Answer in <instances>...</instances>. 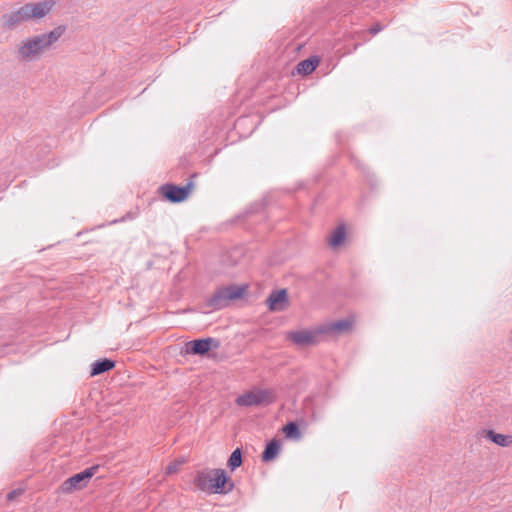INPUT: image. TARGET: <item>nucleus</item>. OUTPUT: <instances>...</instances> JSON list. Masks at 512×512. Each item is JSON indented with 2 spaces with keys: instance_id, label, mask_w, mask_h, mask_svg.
Masks as SVG:
<instances>
[{
  "instance_id": "nucleus-6",
  "label": "nucleus",
  "mask_w": 512,
  "mask_h": 512,
  "mask_svg": "<svg viewBox=\"0 0 512 512\" xmlns=\"http://www.w3.org/2000/svg\"><path fill=\"white\" fill-rule=\"evenodd\" d=\"M98 466L86 468L84 471L77 473L64 481L62 489L64 492H72L86 486L88 480L94 476Z\"/></svg>"
},
{
  "instance_id": "nucleus-13",
  "label": "nucleus",
  "mask_w": 512,
  "mask_h": 512,
  "mask_svg": "<svg viewBox=\"0 0 512 512\" xmlns=\"http://www.w3.org/2000/svg\"><path fill=\"white\" fill-rule=\"evenodd\" d=\"M485 433L489 440L501 447H508L510 444H512L511 436L499 434L492 430L485 431Z\"/></svg>"
},
{
  "instance_id": "nucleus-7",
  "label": "nucleus",
  "mask_w": 512,
  "mask_h": 512,
  "mask_svg": "<svg viewBox=\"0 0 512 512\" xmlns=\"http://www.w3.org/2000/svg\"><path fill=\"white\" fill-rule=\"evenodd\" d=\"M192 186L193 184L191 182L185 186L165 184L161 187V191L170 202L179 203L187 198Z\"/></svg>"
},
{
  "instance_id": "nucleus-21",
  "label": "nucleus",
  "mask_w": 512,
  "mask_h": 512,
  "mask_svg": "<svg viewBox=\"0 0 512 512\" xmlns=\"http://www.w3.org/2000/svg\"><path fill=\"white\" fill-rule=\"evenodd\" d=\"M20 494H21V490H13L7 494V498H8V500H13Z\"/></svg>"
},
{
  "instance_id": "nucleus-18",
  "label": "nucleus",
  "mask_w": 512,
  "mask_h": 512,
  "mask_svg": "<svg viewBox=\"0 0 512 512\" xmlns=\"http://www.w3.org/2000/svg\"><path fill=\"white\" fill-rule=\"evenodd\" d=\"M283 431L287 437H290V438L300 437L299 427L294 422H289L288 424H286L285 427L283 428Z\"/></svg>"
},
{
  "instance_id": "nucleus-8",
  "label": "nucleus",
  "mask_w": 512,
  "mask_h": 512,
  "mask_svg": "<svg viewBox=\"0 0 512 512\" xmlns=\"http://www.w3.org/2000/svg\"><path fill=\"white\" fill-rule=\"evenodd\" d=\"M321 333L319 332V328L315 331L310 330H300V331H291L287 333V338L292 341L297 346H309L314 345L317 342V337Z\"/></svg>"
},
{
  "instance_id": "nucleus-12",
  "label": "nucleus",
  "mask_w": 512,
  "mask_h": 512,
  "mask_svg": "<svg viewBox=\"0 0 512 512\" xmlns=\"http://www.w3.org/2000/svg\"><path fill=\"white\" fill-rule=\"evenodd\" d=\"M115 366V362L110 359L97 360L92 364L91 376L100 375L104 372L111 370Z\"/></svg>"
},
{
  "instance_id": "nucleus-11",
  "label": "nucleus",
  "mask_w": 512,
  "mask_h": 512,
  "mask_svg": "<svg viewBox=\"0 0 512 512\" xmlns=\"http://www.w3.org/2000/svg\"><path fill=\"white\" fill-rule=\"evenodd\" d=\"M351 326L352 322L350 320L343 319L319 327V332L322 334L342 333L348 331Z\"/></svg>"
},
{
  "instance_id": "nucleus-5",
  "label": "nucleus",
  "mask_w": 512,
  "mask_h": 512,
  "mask_svg": "<svg viewBox=\"0 0 512 512\" xmlns=\"http://www.w3.org/2000/svg\"><path fill=\"white\" fill-rule=\"evenodd\" d=\"M276 399L275 392L272 389H258L255 388L250 390L236 399L238 406H258V405H269Z\"/></svg>"
},
{
  "instance_id": "nucleus-16",
  "label": "nucleus",
  "mask_w": 512,
  "mask_h": 512,
  "mask_svg": "<svg viewBox=\"0 0 512 512\" xmlns=\"http://www.w3.org/2000/svg\"><path fill=\"white\" fill-rule=\"evenodd\" d=\"M345 235H346L345 227L342 225L338 226L332 233V235L329 239V244L332 247L340 246L345 240Z\"/></svg>"
},
{
  "instance_id": "nucleus-10",
  "label": "nucleus",
  "mask_w": 512,
  "mask_h": 512,
  "mask_svg": "<svg viewBox=\"0 0 512 512\" xmlns=\"http://www.w3.org/2000/svg\"><path fill=\"white\" fill-rule=\"evenodd\" d=\"M287 302V292L285 289L273 291L267 298V305L271 311H282Z\"/></svg>"
},
{
  "instance_id": "nucleus-20",
  "label": "nucleus",
  "mask_w": 512,
  "mask_h": 512,
  "mask_svg": "<svg viewBox=\"0 0 512 512\" xmlns=\"http://www.w3.org/2000/svg\"><path fill=\"white\" fill-rule=\"evenodd\" d=\"M382 30V26L380 24H375L373 25L371 28H370V33L372 35H375L377 34L378 32H380Z\"/></svg>"
},
{
  "instance_id": "nucleus-9",
  "label": "nucleus",
  "mask_w": 512,
  "mask_h": 512,
  "mask_svg": "<svg viewBox=\"0 0 512 512\" xmlns=\"http://www.w3.org/2000/svg\"><path fill=\"white\" fill-rule=\"evenodd\" d=\"M212 344H214V347H218V342L213 338L192 340L185 344V352L193 355H204L210 350Z\"/></svg>"
},
{
  "instance_id": "nucleus-14",
  "label": "nucleus",
  "mask_w": 512,
  "mask_h": 512,
  "mask_svg": "<svg viewBox=\"0 0 512 512\" xmlns=\"http://www.w3.org/2000/svg\"><path fill=\"white\" fill-rule=\"evenodd\" d=\"M280 444L277 440H271L265 447L262 453V460L264 462H269L273 460L276 455L279 453Z\"/></svg>"
},
{
  "instance_id": "nucleus-17",
  "label": "nucleus",
  "mask_w": 512,
  "mask_h": 512,
  "mask_svg": "<svg viewBox=\"0 0 512 512\" xmlns=\"http://www.w3.org/2000/svg\"><path fill=\"white\" fill-rule=\"evenodd\" d=\"M242 464V452L239 448L235 449L227 462L228 467L233 471Z\"/></svg>"
},
{
  "instance_id": "nucleus-2",
  "label": "nucleus",
  "mask_w": 512,
  "mask_h": 512,
  "mask_svg": "<svg viewBox=\"0 0 512 512\" xmlns=\"http://www.w3.org/2000/svg\"><path fill=\"white\" fill-rule=\"evenodd\" d=\"M55 2L45 0L37 3H26L2 16L4 25L9 30L18 28L22 23L44 18L52 10Z\"/></svg>"
},
{
  "instance_id": "nucleus-1",
  "label": "nucleus",
  "mask_w": 512,
  "mask_h": 512,
  "mask_svg": "<svg viewBox=\"0 0 512 512\" xmlns=\"http://www.w3.org/2000/svg\"><path fill=\"white\" fill-rule=\"evenodd\" d=\"M63 25L57 26L48 33L28 37L16 46L17 58L20 61L30 62L38 59L45 51L57 42L65 33Z\"/></svg>"
},
{
  "instance_id": "nucleus-4",
  "label": "nucleus",
  "mask_w": 512,
  "mask_h": 512,
  "mask_svg": "<svg viewBox=\"0 0 512 512\" xmlns=\"http://www.w3.org/2000/svg\"><path fill=\"white\" fill-rule=\"evenodd\" d=\"M245 292L246 286L228 285L220 287L206 300V306L212 310L223 309L231 301L242 298Z\"/></svg>"
},
{
  "instance_id": "nucleus-3",
  "label": "nucleus",
  "mask_w": 512,
  "mask_h": 512,
  "mask_svg": "<svg viewBox=\"0 0 512 512\" xmlns=\"http://www.w3.org/2000/svg\"><path fill=\"white\" fill-rule=\"evenodd\" d=\"M198 489L209 493L226 494L233 489V483L223 469H206L199 471L194 479Z\"/></svg>"
},
{
  "instance_id": "nucleus-15",
  "label": "nucleus",
  "mask_w": 512,
  "mask_h": 512,
  "mask_svg": "<svg viewBox=\"0 0 512 512\" xmlns=\"http://www.w3.org/2000/svg\"><path fill=\"white\" fill-rule=\"evenodd\" d=\"M318 65L317 59H306L298 63L297 65V71L300 74L308 75L312 73Z\"/></svg>"
},
{
  "instance_id": "nucleus-19",
  "label": "nucleus",
  "mask_w": 512,
  "mask_h": 512,
  "mask_svg": "<svg viewBox=\"0 0 512 512\" xmlns=\"http://www.w3.org/2000/svg\"><path fill=\"white\" fill-rule=\"evenodd\" d=\"M179 463H170L166 468L167 474H173L176 473L178 470Z\"/></svg>"
}]
</instances>
